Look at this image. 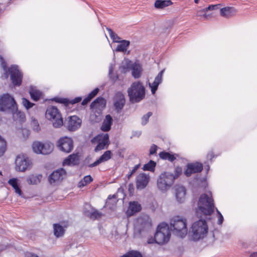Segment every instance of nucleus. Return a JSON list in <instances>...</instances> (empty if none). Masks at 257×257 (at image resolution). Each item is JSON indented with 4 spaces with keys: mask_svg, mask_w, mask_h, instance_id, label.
<instances>
[{
    "mask_svg": "<svg viewBox=\"0 0 257 257\" xmlns=\"http://www.w3.org/2000/svg\"><path fill=\"white\" fill-rule=\"evenodd\" d=\"M81 120L76 115L70 116L66 120V125L70 131H75L81 125Z\"/></svg>",
    "mask_w": 257,
    "mask_h": 257,
    "instance_id": "dca6fc26",
    "label": "nucleus"
},
{
    "mask_svg": "<svg viewBox=\"0 0 257 257\" xmlns=\"http://www.w3.org/2000/svg\"><path fill=\"white\" fill-rule=\"evenodd\" d=\"M158 147L157 145L153 144L151 146L150 149V155H152L156 153Z\"/></svg>",
    "mask_w": 257,
    "mask_h": 257,
    "instance_id": "09e8293b",
    "label": "nucleus"
},
{
    "mask_svg": "<svg viewBox=\"0 0 257 257\" xmlns=\"http://www.w3.org/2000/svg\"><path fill=\"white\" fill-rule=\"evenodd\" d=\"M171 233L167 224L162 223L157 228L155 234V242L159 244L167 243L170 239Z\"/></svg>",
    "mask_w": 257,
    "mask_h": 257,
    "instance_id": "39448f33",
    "label": "nucleus"
},
{
    "mask_svg": "<svg viewBox=\"0 0 257 257\" xmlns=\"http://www.w3.org/2000/svg\"><path fill=\"white\" fill-rule=\"evenodd\" d=\"M104 99L102 97H98L90 104L91 108H97L104 104Z\"/></svg>",
    "mask_w": 257,
    "mask_h": 257,
    "instance_id": "e433bc0d",
    "label": "nucleus"
},
{
    "mask_svg": "<svg viewBox=\"0 0 257 257\" xmlns=\"http://www.w3.org/2000/svg\"><path fill=\"white\" fill-rule=\"evenodd\" d=\"M16 169L17 171L24 172L30 167L31 162L28 158L18 156L16 159Z\"/></svg>",
    "mask_w": 257,
    "mask_h": 257,
    "instance_id": "2eb2a0df",
    "label": "nucleus"
},
{
    "mask_svg": "<svg viewBox=\"0 0 257 257\" xmlns=\"http://www.w3.org/2000/svg\"><path fill=\"white\" fill-rule=\"evenodd\" d=\"M8 72L10 74L11 80L14 85L19 86L22 81L23 74L17 65H12L9 68Z\"/></svg>",
    "mask_w": 257,
    "mask_h": 257,
    "instance_id": "9b49d317",
    "label": "nucleus"
},
{
    "mask_svg": "<svg viewBox=\"0 0 257 257\" xmlns=\"http://www.w3.org/2000/svg\"><path fill=\"white\" fill-rule=\"evenodd\" d=\"M92 180L93 179L90 175L86 176L79 182L78 186L79 187H84L92 182Z\"/></svg>",
    "mask_w": 257,
    "mask_h": 257,
    "instance_id": "4c0bfd02",
    "label": "nucleus"
},
{
    "mask_svg": "<svg viewBox=\"0 0 257 257\" xmlns=\"http://www.w3.org/2000/svg\"><path fill=\"white\" fill-rule=\"evenodd\" d=\"M79 163V156L76 154H72L64 159L63 162V165L74 166L77 165Z\"/></svg>",
    "mask_w": 257,
    "mask_h": 257,
    "instance_id": "4be33fe9",
    "label": "nucleus"
},
{
    "mask_svg": "<svg viewBox=\"0 0 257 257\" xmlns=\"http://www.w3.org/2000/svg\"><path fill=\"white\" fill-rule=\"evenodd\" d=\"M176 198L179 203L184 201L186 195V189L184 187L181 186H176Z\"/></svg>",
    "mask_w": 257,
    "mask_h": 257,
    "instance_id": "412c9836",
    "label": "nucleus"
},
{
    "mask_svg": "<svg viewBox=\"0 0 257 257\" xmlns=\"http://www.w3.org/2000/svg\"><path fill=\"white\" fill-rule=\"evenodd\" d=\"M58 147L61 151L69 153L73 149V141L70 138H61L58 141Z\"/></svg>",
    "mask_w": 257,
    "mask_h": 257,
    "instance_id": "4468645a",
    "label": "nucleus"
},
{
    "mask_svg": "<svg viewBox=\"0 0 257 257\" xmlns=\"http://www.w3.org/2000/svg\"><path fill=\"white\" fill-rule=\"evenodd\" d=\"M56 102L63 103L65 104L66 106L68 105L69 99L67 98H59V97H55L53 99Z\"/></svg>",
    "mask_w": 257,
    "mask_h": 257,
    "instance_id": "a19ab883",
    "label": "nucleus"
},
{
    "mask_svg": "<svg viewBox=\"0 0 257 257\" xmlns=\"http://www.w3.org/2000/svg\"><path fill=\"white\" fill-rule=\"evenodd\" d=\"M214 203L211 193L203 194L201 195L198 203L197 213L200 211L205 215H210L214 211Z\"/></svg>",
    "mask_w": 257,
    "mask_h": 257,
    "instance_id": "7ed1b4c3",
    "label": "nucleus"
},
{
    "mask_svg": "<svg viewBox=\"0 0 257 257\" xmlns=\"http://www.w3.org/2000/svg\"><path fill=\"white\" fill-rule=\"evenodd\" d=\"M17 104L14 98L8 93L0 97V110L13 111L17 108Z\"/></svg>",
    "mask_w": 257,
    "mask_h": 257,
    "instance_id": "6e6552de",
    "label": "nucleus"
},
{
    "mask_svg": "<svg viewBox=\"0 0 257 257\" xmlns=\"http://www.w3.org/2000/svg\"><path fill=\"white\" fill-rule=\"evenodd\" d=\"M138 222L141 225L140 230H148L152 226L151 221L148 217L145 218H139Z\"/></svg>",
    "mask_w": 257,
    "mask_h": 257,
    "instance_id": "b1692460",
    "label": "nucleus"
},
{
    "mask_svg": "<svg viewBox=\"0 0 257 257\" xmlns=\"http://www.w3.org/2000/svg\"><path fill=\"white\" fill-rule=\"evenodd\" d=\"M131 186H133V185H130L129 190H132V188H131Z\"/></svg>",
    "mask_w": 257,
    "mask_h": 257,
    "instance_id": "774afa93",
    "label": "nucleus"
},
{
    "mask_svg": "<svg viewBox=\"0 0 257 257\" xmlns=\"http://www.w3.org/2000/svg\"><path fill=\"white\" fill-rule=\"evenodd\" d=\"M99 91V89L96 88L95 89H94L91 92V93H90L89 94H88V96L91 98L92 99V98H93L97 94V93Z\"/></svg>",
    "mask_w": 257,
    "mask_h": 257,
    "instance_id": "3c124183",
    "label": "nucleus"
},
{
    "mask_svg": "<svg viewBox=\"0 0 257 257\" xmlns=\"http://www.w3.org/2000/svg\"><path fill=\"white\" fill-rule=\"evenodd\" d=\"M91 142L92 144L97 143L94 149V152H97L104 149H107L109 145V136L108 134L97 135L93 138Z\"/></svg>",
    "mask_w": 257,
    "mask_h": 257,
    "instance_id": "1a4fd4ad",
    "label": "nucleus"
},
{
    "mask_svg": "<svg viewBox=\"0 0 257 257\" xmlns=\"http://www.w3.org/2000/svg\"><path fill=\"white\" fill-rule=\"evenodd\" d=\"M66 176V172L61 168L53 171L48 177V181L51 185H56L60 183Z\"/></svg>",
    "mask_w": 257,
    "mask_h": 257,
    "instance_id": "ddd939ff",
    "label": "nucleus"
},
{
    "mask_svg": "<svg viewBox=\"0 0 257 257\" xmlns=\"http://www.w3.org/2000/svg\"><path fill=\"white\" fill-rule=\"evenodd\" d=\"M199 0H194V2L196 4H197L198 3Z\"/></svg>",
    "mask_w": 257,
    "mask_h": 257,
    "instance_id": "338daca9",
    "label": "nucleus"
},
{
    "mask_svg": "<svg viewBox=\"0 0 257 257\" xmlns=\"http://www.w3.org/2000/svg\"><path fill=\"white\" fill-rule=\"evenodd\" d=\"M175 174L174 175L175 179H177L182 173V169L180 167H177L175 170Z\"/></svg>",
    "mask_w": 257,
    "mask_h": 257,
    "instance_id": "de8ad7c7",
    "label": "nucleus"
},
{
    "mask_svg": "<svg viewBox=\"0 0 257 257\" xmlns=\"http://www.w3.org/2000/svg\"><path fill=\"white\" fill-rule=\"evenodd\" d=\"M156 166V162H154V161L150 160L148 163L144 165L143 169L144 171H149L151 172H154Z\"/></svg>",
    "mask_w": 257,
    "mask_h": 257,
    "instance_id": "c9c22d12",
    "label": "nucleus"
},
{
    "mask_svg": "<svg viewBox=\"0 0 257 257\" xmlns=\"http://www.w3.org/2000/svg\"><path fill=\"white\" fill-rule=\"evenodd\" d=\"M22 103L23 105L26 107V109H28L29 108H31L34 104L31 102L29 100L26 99L25 98H23L22 99Z\"/></svg>",
    "mask_w": 257,
    "mask_h": 257,
    "instance_id": "79ce46f5",
    "label": "nucleus"
},
{
    "mask_svg": "<svg viewBox=\"0 0 257 257\" xmlns=\"http://www.w3.org/2000/svg\"><path fill=\"white\" fill-rule=\"evenodd\" d=\"M170 0H157L155 3V7L157 9H163L172 4Z\"/></svg>",
    "mask_w": 257,
    "mask_h": 257,
    "instance_id": "72a5a7b5",
    "label": "nucleus"
},
{
    "mask_svg": "<svg viewBox=\"0 0 257 257\" xmlns=\"http://www.w3.org/2000/svg\"><path fill=\"white\" fill-rule=\"evenodd\" d=\"M203 169V165L199 162L188 164L187 166V169L184 172L185 175L189 177L192 174L199 173Z\"/></svg>",
    "mask_w": 257,
    "mask_h": 257,
    "instance_id": "a211bd4d",
    "label": "nucleus"
},
{
    "mask_svg": "<svg viewBox=\"0 0 257 257\" xmlns=\"http://www.w3.org/2000/svg\"><path fill=\"white\" fill-rule=\"evenodd\" d=\"M208 232V226L205 220L200 219L194 222L189 232L191 239L197 241L203 238Z\"/></svg>",
    "mask_w": 257,
    "mask_h": 257,
    "instance_id": "20e7f679",
    "label": "nucleus"
},
{
    "mask_svg": "<svg viewBox=\"0 0 257 257\" xmlns=\"http://www.w3.org/2000/svg\"><path fill=\"white\" fill-rule=\"evenodd\" d=\"M112 118L109 115H106L102 122L101 129L103 132H108L110 130L112 123Z\"/></svg>",
    "mask_w": 257,
    "mask_h": 257,
    "instance_id": "393cba45",
    "label": "nucleus"
},
{
    "mask_svg": "<svg viewBox=\"0 0 257 257\" xmlns=\"http://www.w3.org/2000/svg\"><path fill=\"white\" fill-rule=\"evenodd\" d=\"M159 155L160 158L162 160H168L171 162L175 160L176 157H178V155L171 154L169 152L165 151L161 152L159 153Z\"/></svg>",
    "mask_w": 257,
    "mask_h": 257,
    "instance_id": "c85d7f7f",
    "label": "nucleus"
},
{
    "mask_svg": "<svg viewBox=\"0 0 257 257\" xmlns=\"http://www.w3.org/2000/svg\"><path fill=\"white\" fill-rule=\"evenodd\" d=\"M220 15L225 18H229L234 15L236 13V10L232 7H225L220 9Z\"/></svg>",
    "mask_w": 257,
    "mask_h": 257,
    "instance_id": "a878e982",
    "label": "nucleus"
},
{
    "mask_svg": "<svg viewBox=\"0 0 257 257\" xmlns=\"http://www.w3.org/2000/svg\"><path fill=\"white\" fill-rule=\"evenodd\" d=\"M91 99L88 96H87V97H86L83 100L81 103L82 105H85L87 104L88 103V102H89L91 100Z\"/></svg>",
    "mask_w": 257,
    "mask_h": 257,
    "instance_id": "5fc2aeb1",
    "label": "nucleus"
},
{
    "mask_svg": "<svg viewBox=\"0 0 257 257\" xmlns=\"http://www.w3.org/2000/svg\"><path fill=\"white\" fill-rule=\"evenodd\" d=\"M0 58H1V62H2V65L4 69H5L6 68V64L4 62V60L3 58L1 56L0 57Z\"/></svg>",
    "mask_w": 257,
    "mask_h": 257,
    "instance_id": "680f3d73",
    "label": "nucleus"
},
{
    "mask_svg": "<svg viewBox=\"0 0 257 257\" xmlns=\"http://www.w3.org/2000/svg\"><path fill=\"white\" fill-rule=\"evenodd\" d=\"M112 101L115 111L117 113H120L125 104L124 95L120 91L116 92L113 97Z\"/></svg>",
    "mask_w": 257,
    "mask_h": 257,
    "instance_id": "f8f14e48",
    "label": "nucleus"
},
{
    "mask_svg": "<svg viewBox=\"0 0 257 257\" xmlns=\"http://www.w3.org/2000/svg\"><path fill=\"white\" fill-rule=\"evenodd\" d=\"M139 165H136L134 169L132 170L130 176H131L133 173H134L139 168Z\"/></svg>",
    "mask_w": 257,
    "mask_h": 257,
    "instance_id": "13d9d810",
    "label": "nucleus"
},
{
    "mask_svg": "<svg viewBox=\"0 0 257 257\" xmlns=\"http://www.w3.org/2000/svg\"><path fill=\"white\" fill-rule=\"evenodd\" d=\"M141 210V206L137 202L130 203L128 208L127 210V214L128 216L133 215L135 213L139 212Z\"/></svg>",
    "mask_w": 257,
    "mask_h": 257,
    "instance_id": "5701e85b",
    "label": "nucleus"
},
{
    "mask_svg": "<svg viewBox=\"0 0 257 257\" xmlns=\"http://www.w3.org/2000/svg\"><path fill=\"white\" fill-rule=\"evenodd\" d=\"M249 257H257V251L253 252L250 253V254L249 255Z\"/></svg>",
    "mask_w": 257,
    "mask_h": 257,
    "instance_id": "e2e57ef3",
    "label": "nucleus"
},
{
    "mask_svg": "<svg viewBox=\"0 0 257 257\" xmlns=\"http://www.w3.org/2000/svg\"><path fill=\"white\" fill-rule=\"evenodd\" d=\"M30 254V257H39L37 255L34 253H31Z\"/></svg>",
    "mask_w": 257,
    "mask_h": 257,
    "instance_id": "69168bd1",
    "label": "nucleus"
},
{
    "mask_svg": "<svg viewBox=\"0 0 257 257\" xmlns=\"http://www.w3.org/2000/svg\"><path fill=\"white\" fill-rule=\"evenodd\" d=\"M15 192L17 194H18L20 196H21L22 195V191L20 188H19V186H18L17 187L14 188Z\"/></svg>",
    "mask_w": 257,
    "mask_h": 257,
    "instance_id": "6e6d98bb",
    "label": "nucleus"
},
{
    "mask_svg": "<svg viewBox=\"0 0 257 257\" xmlns=\"http://www.w3.org/2000/svg\"><path fill=\"white\" fill-rule=\"evenodd\" d=\"M213 157V153L212 152H209L207 155V158L209 160H211Z\"/></svg>",
    "mask_w": 257,
    "mask_h": 257,
    "instance_id": "4d7b16f0",
    "label": "nucleus"
},
{
    "mask_svg": "<svg viewBox=\"0 0 257 257\" xmlns=\"http://www.w3.org/2000/svg\"><path fill=\"white\" fill-rule=\"evenodd\" d=\"M127 91L132 103L139 102L145 96V88L140 81L133 82Z\"/></svg>",
    "mask_w": 257,
    "mask_h": 257,
    "instance_id": "f03ea898",
    "label": "nucleus"
},
{
    "mask_svg": "<svg viewBox=\"0 0 257 257\" xmlns=\"http://www.w3.org/2000/svg\"><path fill=\"white\" fill-rule=\"evenodd\" d=\"M111 198H115V196L114 195H112V196H111L110 195H109L108 198H107V200H110Z\"/></svg>",
    "mask_w": 257,
    "mask_h": 257,
    "instance_id": "0e129e2a",
    "label": "nucleus"
},
{
    "mask_svg": "<svg viewBox=\"0 0 257 257\" xmlns=\"http://www.w3.org/2000/svg\"><path fill=\"white\" fill-rule=\"evenodd\" d=\"M147 242L149 244L153 243L154 242H155V237L154 238L150 237V238H148V239L147 240Z\"/></svg>",
    "mask_w": 257,
    "mask_h": 257,
    "instance_id": "bf43d9fd",
    "label": "nucleus"
},
{
    "mask_svg": "<svg viewBox=\"0 0 257 257\" xmlns=\"http://www.w3.org/2000/svg\"><path fill=\"white\" fill-rule=\"evenodd\" d=\"M113 70V66L112 64H111L109 66V75H111Z\"/></svg>",
    "mask_w": 257,
    "mask_h": 257,
    "instance_id": "052dcab7",
    "label": "nucleus"
},
{
    "mask_svg": "<svg viewBox=\"0 0 257 257\" xmlns=\"http://www.w3.org/2000/svg\"><path fill=\"white\" fill-rule=\"evenodd\" d=\"M165 70H161L159 74L156 76L155 80L153 83H149V86L151 89V92L153 94H154L157 91L158 86L161 84L163 80V75Z\"/></svg>",
    "mask_w": 257,
    "mask_h": 257,
    "instance_id": "6ab92c4d",
    "label": "nucleus"
},
{
    "mask_svg": "<svg viewBox=\"0 0 257 257\" xmlns=\"http://www.w3.org/2000/svg\"><path fill=\"white\" fill-rule=\"evenodd\" d=\"M112 153L110 151H105L96 161L94 163L89 165V167L90 168H92L100 164L106 162L111 159L112 157Z\"/></svg>",
    "mask_w": 257,
    "mask_h": 257,
    "instance_id": "aec40b11",
    "label": "nucleus"
},
{
    "mask_svg": "<svg viewBox=\"0 0 257 257\" xmlns=\"http://www.w3.org/2000/svg\"><path fill=\"white\" fill-rule=\"evenodd\" d=\"M46 117L52 121L54 127L58 128L63 125V121L61 115L57 108L55 106H51L47 108Z\"/></svg>",
    "mask_w": 257,
    "mask_h": 257,
    "instance_id": "0eeeda50",
    "label": "nucleus"
},
{
    "mask_svg": "<svg viewBox=\"0 0 257 257\" xmlns=\"http://www.w3.org/2000/svg\"><path fill=\"white\" fill-rule=\"evenodd\" d=\"M106 30L108 32L110 37L114 42L118 43L120 38L113 31L109 28H106Z\"/></svg>",
    "mask_w": 257,
    "mask_h": 257,
    "instance_id": "ea45409f",
    "label": "nucleus"
},
{
    "mask_svg": "<svg viewBox=\"0 0 257 257\" xmlns=\"http://www.w3.org/2000/svg\"><path fill=\"white\" fill-rule=\"evenodd\" d=\"M85 214L86 216L89 217L92 219H99L102 216V213L101 212L94 209H92L91 211H86L85 212Z\"/></svg>",
    "mask_w": 257,
    "mask_h": 257,
    "instance_id": "2f4dec72",
    "label": "nucleus"
},
{
    "mask_svg": "<svg viewBox=\"0 0 257 257\" xmlns=\"http://www.w3.org/2000/svg\"><path fill=\"white\" fill-rule=\"evenodd\" d=\"M170 223L171 229L174 234L182 238L187 235L188 229L185 218L181 216H175L171 219Z\"/></svg>",
    "mask_w": 257,
    "mask_h": 257,
    "instance_id": "f257e3e1",
    "label": "nucleus"
},
{
    "mask_svg": "<svg viewBox=\"0 0 257 257\" xmlns=\"http://www.w3.org/2000/svg\"><path fill=\"white\" fill-rule=\"evenodd\" d=\"M7 143L6 140L0 136V157L4 155L6 151Z\"/></svg>",
    "mask_w": 257,
    "mask_h": 257,
    "instance_id": "58836bf2",
    "label": "nucleus"
},
{
    "mask_svg": "<svg viewBox=\"0 0 257 257\" xmlns=\"http://www.w3.org/2000/svg\"><path fill=\"white\" fill-rule=\"evenodd\" d=\"M220 4L214 5H210L208 7L204 8V10L205 12H207L208 11H212L214 10V7H216V8H219Z\"/></svg>",
    "mask_w": 257,
    "mask_h": 257,
    "instance_id": "8fccbe9b",
    "label": "nucleus"
},
{
    "mask_svg": "<svg viewBox=\"0 0 257 257\" xmlns=\"http://www.w3.org/2000/svg\"><path fill=\"white\" fill-rule=\"evenodd\" d=\"M8 183L11 185L14 189L17 187L18 185L17 183V179L16 178L11 179L9 180Z\"/></svg>",
    "mask_w": 257,
    "mask_h": 257,
    "instance_id": "49530a36",
    "label": "nucleus"
},
{
    "mask_svg": "<svg viewBox=\"0 0 257 257\" xmlns=\"http://www.w3.org/2000/svg\"><path fill=\"white\" fill-rule=\"evenodd\" d=\"M152 115L151 112H148L146 114L144 115L142 118V124L145 125L147 124L149 120V117Z\"/></svg>",
    "mask_w": 257,
    "mask_h": 257,
    "instance_id": "37998d69",
    "label": "nucleus"
},
{
    "mask_svg": "<svg viewBox=\"0 0 257 257\" xmlns=\"http://www.w3.org/2000/svg\"><path fill=\"white\" fill-rule=\"evenodd\" d=\"M206 12L204 10V9L200 10V11H197V16L198 17H204L205 18H207V15L205 13Z\"/></svg>",
    "mask_w": 257,
    "mask_h": 257,
    "instance_id": "603ef678",
    "label": "nucleus"
},
{
    "mask_svg": "<svg viewBox=\"0 0 257 257\" xmlns=\"http://www.w3.org/2000/svg\"><path fill=\"white\" fill-rule=\"evenodd\" d=\"M42 176L40 174L38 175H31L27 178V182L29 184H37L40 183Z\"/></svg>",
    "mask_w": 257,
    "mask_h": 257,
    "instance_id": "7c9ffc66",
    "label": "nucleus"
},
{
    "mask_svg": "<svg viewBox=\"0 0 257 257\" xmlns=\"http://www.w3.org/2000/svg\"><path fill=\"white\" fill-rule=\"evenodd\" d=\"M29 93L31 98L34 101H38L42 95V93L40 91L37 90L33 87H30Z\"/></svg>",
    "mask_w": 257,
    "mask_h": 257,
    "instance_id": "473e14b6",
    "label": "nucleus"
},
{
    "mask_svg": "<svg viewBox=\"0 0 257 257\" xmlns=\"http://www.w3.org/2000/svg\"><path fill=\"white\" fill-rule=\"evenodd\" d=\"M150 181V176L145 173L140 174L136 178V188L142 190L148 185Z\"/></svg>",
    "mask_w": 257,
    "mask_h": 257,
    "instance_id": "f3484780",
    "label": "nucleus"
},
{
    "mask_svg": "<svg viewBox=\"0 0 257 257\" xmlns=\"http://www.w3.org/2000/svg\"><path fill=\"white\" fill-rule=\"evenodd\" d=\"M81 99L82 98L81 97H77L74 99L69 100V104H75L76 103L80 102L81 100Z\"/></svg>",
    "mask_w": 257,
    "mask_h": 257,
    "instance_id": "864d4df0",
    "label": "nucleus"
},
{
    "mask_svg": "<svg viewBox=\"0 0 257 257\" xmlns=\"http://www.w3.org/2000/svg\"><path fill=\"white\" fill-rule=\"evenodd\" d=\"M53 144L50 143L43 144L39 142H35L32 145L34 152L43 155H47L51 153L53 150Z\"/></svg>",
    "mask_w": 257,
    "mask_h": 257,
    "instance_id": "9d476101",
    "label": "nucleus"
},
{
    "mask_svg": "<svg viewBox=\"0 0 257 257\" xmlns=\"http://www.w3.org/2000/svg\"><path fill=\"white\" fill-rule=\"evenodd\" d=\"M216 210L218 218L217 224L219 225H221L224 220L223 217L221 213H220V212L217 208H216Z\"/></svg>",
    "mask_w": 257,
    "mask_h": 257,
    "instance_id": "c03bdc74",
    "label": "nucleus"
},
{
    "mask_svg": "<svg viewBox=\"0 0 257 257\" xmlns=\"http://www.w3.org/2000/svg\"><path fill=\"white\" fill-rule=\"evenodd\" d=\"M132 75L135 78L140 77L142 71L141 65L138 62L134 63L131 67Z\"/></svg>",
    "mask_w": 257,
    "mask_h": 257,
    "instance_id": "cd10ccee",
    "label": "nucleus"
},
{
    "mask_svg": "<svg viewBox=\"0 0 257 257\" xmlns=\"http://www.w3.org/2000/svg\"><path fill=\"white\" fill-rule=\"evenodd\" d=\"M175 177L174 174L167 172L161 173L157 179V187L162 192L168 190L174 184Z\"/></svg>",
    "mask_w": 257,
    "mask_h": 257,
    "instance_id": "423d86ee",
    "label": "nucleus"
},
{
    "mask_svg": "<svg viewBox=\"0 0 257 257\" xmlns=\"http://www.w3.org/2000/svg\"><path fill=\"white\" fill-rule=\"evenodd\" d=\"M54 233L56 237H62L64 233V228L58 223L53 224Z\"/></svg>",
    "mask_w": 257,
    "mask_h": 257,
    "instance_id": "c756f323",
    "label": "nucleus"
},
{
    "mask_svg": "<svg viewBox=\"0 0 257 257\" xmlns=\"http://www.w3.org/2000/svg\"><path fill=\"white\" fill-rule=\"evenodd\" d=\"M120 44L118 45L115 51L117 52H124L127 50V47L130 44V42L127 40L120 41Z\"/></svg>",
    "mask_w": 257,
    "mask_h": 257,
    "instance_id": "f704fd0d",
    "label": "nucleus"
},
{
    "mask_svg": "<svg viewBox=\"0 0 257 257\" xmlns=\"http://www.w3.org/2000/svg\"><path fill=\"white\" fill-rule=\"evenodd\" d=\"M11 112L12 113L13 118L15 121L20 123L25 121V114L23 112L18 110L17 108L13 111Z\"/></svg>",
    "mask_w": 257,
    "mask_h": 257,
    "instance_id": "bb28decb",
    "label": "nucleus"
},
{
    "mask_svg": "<svg viewBox=\"0 0 257 257\" xmlns=\"http://www.w3.org/2000/svg\"><path fill=\"white\" fill-rule=\"evenodd\" d=\"M33 130L36 132H38L40 130L39 123L37 120L33 119L32 122Z\"/></svg>",
    "mask_w": 257,
    "mask_h": 257,
    "instance_id": "a18cd8bd",
    "label": "nucleus"
}]
</instances>
